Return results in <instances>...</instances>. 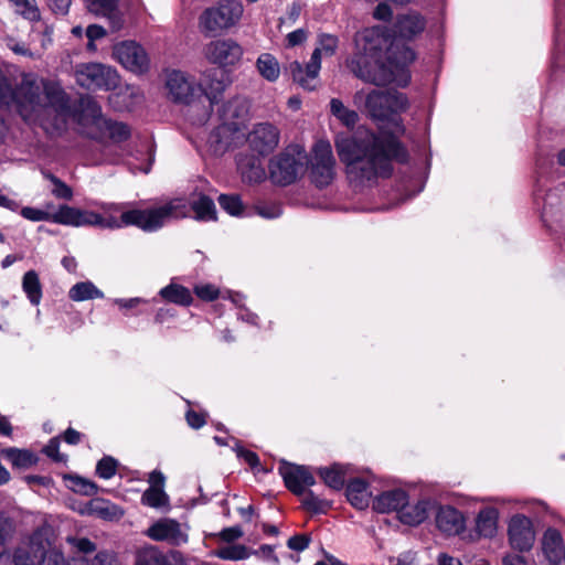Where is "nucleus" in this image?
<instances>
[{"label": "nucleus", "mask_w": 565, "mask_h": 565, "mask_svg": "<svg viewBox=\"0 0 565 565\" xmlns=\"http://www.w3.org/2000/svg\"><path fill=\"white\" fill-rule=\"evenodd\" d=\"M354 41L350 68L356 77L377 86L394 83L403 87L409 83L407 67L415 54L408 46L391 40L379 26L362 30Z\"/></svg>", "instance_id": "1"}, {"label": "nucleus", "mask_w": 565, "mask_h": 565, "mask_svg": "<svg viewBox=\"0 0 565 565\" xmlns=\"http://www.w3.org/2000/svg\"><path fill=\"white\" fill-rule=\"evenodd\" d=\"M335 148L345 164L351 183L365 185L391 173L392 160L404 161L406 153L397 139L385 131L379 135L360 128L351 136H338Z\"/></svg>", "instance_id": "2"}, {"label": "nucleus", "mask_w": 565, "mask_h": 565, "mask_svg": "<svg viewBox=\"0 0 565 565\" xmlns=\"http://www.w3.org/2000/svg\"><path fill=\"white\" fill-rule=\"evenodd\" d=\"M95 205L103 213L62 204L58 206L56 224L72 227L95 226L107 230L134 225L142 231L153 232L162 227L167 220L180 217L186 213V206L180 200L147 210H126L125 204L120 203L99 202Z\"/></svg>", "instance_id": "3"}, {"label": "nucleus", "mask_w": 565, "mask_h": 565, "mask_svg": "<svg viewBox=\"0 0 565 565\" xmlns=\"http://www.w3.org/2000/svg\"><path fill=\"white\" fill-rule=\"evenodd\" d=\"M12 106L23 120L31 124L44 126L46 117L52 114L65 121L66 97L58 86L34 74H24L21 84L13 90L9 78L0 70V143L8 130L3 116Z\"/></svg>", "instance_id": "4"}, {"label": "nucleus", "mask_w": 565, "mask_h": 565, "mask_svg": "<svg viewBox=\"0 0 565 565\" xmlns=\"http://www.w3.org/2000/svg\"><path fill=\"white\" fill-rule=\"evenodd\" d=\"M74 118L81 127V131L93 139L109 138L115 142L126 140L129 137V128L117 121H110L103 117L100 106L90 96H84L78 102Z\"/></svg>", "instance_id": "5"}, {"label": "nucleus", "mask_w": 565, "mask_h": 565, "mask_svg": "<svg viewBox=\"0 0 565 565\" xmlns=\"http://www.w3.org/2000/svg\"><path fill=\"white\" fill-rule=\"evenodd\" d=\"M248 109V102L244 97L232 98L223 106V122L209 137V143L215 153L225 152L244 137L241 128L247 118Z\"/></svg>", "instance_id": "6"}, {"label": "nucleus", "mask_w": 565, "mask_h": 565, "mask_svg": "<svg viewBox=\"0 0 565 565\" xmlns=\"http://www.w3.org/2000/svg\"><path fill=\"white\" fill-rule=\"evenodd\" d=\"M244 11L239 0H221L201 12L198 18V28L205 36L228 32L239 25Z\"/></svg>", "instance_id": "7"}, {"label": "nucleus", "mask_w": 565, "mask_h": 565, "mask_svg": "<svg viewBox=\"0 0 565 565\" xmlns=\"http://www.w3.org/2000/svg\"><path fill=\"white\" fill-rule=\"evenodd\" d=\"M15 565H68L64 556L51 544L44 531H35L23 540L13 554Z\"/></svg>", "instance_id": "8"}, {"label": "nucleus", "mask_w": 565, "mask_h": 565, "mask_svg": "<svg viewBox=\"0 0 565 565\" xmlns=\"http://www.w3.org/2000/svg\"><path fill=\"white\" fill-rule=\"evenodd\" d=\"M354 103L363 106L376 119H387L391 115L404 111L408 106L406 96L398 92L360 90L354 95Z\"/></svg>", "instance_id": "9"}, {"label": "nucleus", "mask_w": 565, "mask_h": 565, "mask_svg": "<svg viewBox=\"0 0 565 565\" xmlns=\"http://www.w3.org/2000/svg\"><path fill=\"white\" fill-rule=\"evenodd\" d=\"M307 164V153L297 145L289 146L269 164V175L274 183L288 185L303 173Z\"/></svg>", "instance_id": "10"}, {"label": "nucleus", "mask_w": 565, "mask_h": 565, "mask_svg": "<svg viewBox=\"0 0 565 565\" xmlns=\"http://www.w3.org/2000/svg\"><path fill=\"white\" fill-rule=\"evenodd\" d=\"M243 55V46L231 38L210 41L203 47L204 58L224 71L236 66Z\"/></svg>", "instance_id": "11"}, {"label": "nucleus", "mask_w": 565, "mask_h": 565, "mask_svg": "<svg viewBox=\"0 0 565 565\" xmlns=\"http://www.w3.org/2000/svg\"><path fill=\"white\" fill-rule=\"evenodd\" d=\"M76 82L88 89H113L119 75L115 68L102 63H84L76 67Z\"/></svg>", "instance_id": "12"}, {"label": "nucleus", "mask_w": 565, "mask_h": 565, "mask_svg": "<svg viewBox=\"0 0 565 565\" xmlns=\"http://www.w3.org/2000/svg\"><path fill=\"white\" fill-rule=\"evenodd\" d=\"M113 58L124 68L135 74H143L150 66L146 50L135 41H122L115 44Z\"/></svg>", "instance_id": "13"}, {"label": "nucleus", "mask_w": 565, "mask_h": 565, "mask_svg": "<svg viewBox=\"0 0 565 565\" xmlns=\"http://www.w3.org/2000/svg\"><path fill=\"white\" fill-rule=\"evenodd\" d=\"M508 540L513 550L529 552L535 543L536 531L531 518L515 513L508 521Z\"/></svg>", "instance_id": "14"}, {"label": "nucleus", "mask_w": 565, "mask_h": 565, "mask_svg": "<svg viewBox=\"0 0 565 565\" xmlns=\"http://www.w3.org/2000/svg\"><path fill=\"white\" fill-rule=\"evenodd\" d=\"M334 164L331 145L319 140L313 148L311 178L317 186H327L334 178Z\"/></svg>", "instance_id": "15"}, {"label": "nucleus", "mask_w": 565, "mask_h": 565, "mask_svg": "<svg viewBox=\"0 0 565 565\" xmlns=\"http://www.w3.org/2000/svg\"><path fill=\"white\" fill-rule=\"evenodd\" d=\"M434 524L445 537L461 535L467 527V518L463 512L450 504H437L435 502Z\"/></svg>", "instance_id": "16"}, {"label": "nucleus", "mask_w": 565, "mask_h": 565, "mask_svg": "<svg viewBox=\"0 0 565 565\" xmlns=\"http://www.w3.org/2000/svg\"><path fill=\"white\" fill-rule=\"evenodd\" d=\"M166 87L173 102L186 105H190L202 90L201 85L181 71H172L167 75Z\"/></svg>", "instance_id": "17"}, {"label": "nucleus", "mask_w": 565, "mask_h": 565, "mask_svg": "<svg viewBox=\"0 0 565 565\" xmlns=\"http://www.w3.org/2000/svg\"><path fill=\"white\" fill-rule=\"evenodd\" d=\"M146 535L157 542H167L180 546L189 540L188 526L174 519L162 518L150 525Z\"/></svg>", "instance_id": "18"}, {"label": "nucleus", "mask_w": 565, "mask_h": 565, "mask_svg": "<svg viewBox=\"0 0 565 565\" xmlns=\"http://www.w3.org/2000/svg\"><path fill=\"white\" fill-rule=\"evenodd\" d=\"M278 471L282 477L286 488L298 497L302 495L309 487L316 483L313 473L306 466L281 461Z\"/></svg>", "instance_id": "19"}, {"label": "nucleus", "mask_w": 565, "mask_h": 565, "mask_svg": "<svg viewBox=\"0 0 565 565\" xmlns=\"http://www.w3.org/2000/svg\"><path fill=\"white\" fill-rule=\"evenodd\" d=\"M247 141L258 156H266L278 146L279 132L270 124H259L249 132Z\"/></svg>", "instance_id": "20"}, {"label": "nucleus", "mask_w": 565, "mask_h": 565, "mask_svg": "<svg viewBox=\"0 0 565 565\" xmlns=\"http://www.w3.org/2000/svg\"><path fill=\"white\" fill-rule=\"evenodd\" d=\"M180 200L182 201L186 206V213L183 216H180V218H184L189 216L190 211L192 210L195 213V220L203 221V222H210L216 220V207L212 199L204 194H193L188 202L186 200L182 198H175L170 200L169 202L162 204L161 206H164L172 201ZM179 220V217H171L164 222V224L173 221Z\"/></svg>", "instance_id": "21"}, {"label": "nucleus", "mask_w": 565, "mask_h": 565, "mask_svg": "<svg viewBox=\"0 0 565 565\" xmlns=\"http://www.w3.org/2000/svg\"><path fill=\"white\" fill-rule=\"evenodd\" d=\"M150 487L143 492L141 503L153 509H170L169 495L164 491L166 478L160 471H152L148 479Z\"/></svg>", "instance_id": "22"}, {"label": "nucleus", "mask_w": 565, "mask_h": 565, "mask_svg": "<svg viewBox=\"0 0 565 565\" xmlns=\"http://www.w3.org/2000/svg\"><path fill=\"white\" fill-rule=\"evenodd\" d=\"M372 509L377 513H397L408 503V493L401 488L388 489L374 495Z\"/></svg>", "instance_id": "23"}, {"label": "nucleus", "mask_w": 565, "mask_h": 565, "mask_svg": "<svg viewBox=\"0 0 565 565\" xmlns=\"http://www.w3.org/2000/svg\"><path fill=\"white\" fill-rule=\"evenodd\" d=\"M541 550L550 565H559L565 561V544L561 532L547 527L541 539Z\"/></svg>", "instance_id": "24"}, {"label": "nucleus", "mask_w": 565, "mask_h": 565, "mask_svg": "<svg viewBox=\"0 0 565 565\" xmlns=\"http://www.w3.org/2000/svg\"><path fill=\"white\" fill-rule=\"evenodd\" d=\"M434 507L435 501L430 499H420L413 504L408 502L401 510L398 520L405 525L417 526L428 518Z\"/></svg>", "instance_id": "25"}, {"label": "nucleus", "mask_w": 565, "mask_h": 565, "mask_svg": "<svg viewBox=\"0 0 565 565\" xmlns=\"http://www.w3.org/2000/svg\"><path fill=\"white\" fill-rule=\"evenodd\" d=\"M500 513L495 507H483L475 519V529L479 537L492 539L498 533Z\"/></svg>", "instance_id": "26"}, {"label": "nucleus", "mask_w": 565, "mask_h": 565, "mask_svg": "<svg viewBox=\"0 0 565 565\" xmlns=\"http://www.w3.org/2000/svg\"><path fill=\"white\" fill-rule=\"evenodd\" d=\"M337 38L324 34L319 40V45L313 51L310 61L308 62V72L311 76L319 75L321 68V57L331 56L337 49Z\"/></svg>", "instance_id": "27"}, {"label": "nucleus", "mask_w": 565, "mask_h": 565, "mask_svg": "<svg viewBox=\"0 0 565 565\" xmlns=\"http://www.w3.org/2000/svg\"><path fill=\"white\" fill-rule=\"evenodd\" d=\"M230 84L231 81L224 74L217 76L216 72H210L204 76V87L201 86V93L204 94L210 105H212L220 99Z\"/></svg>", "instance_id": "28"}, {"label": "nucleus", "mask_w": 565, "mask_h": 565, "mask_svg": "<svg viewBox=\"0 0 565 565\" xmlns=\"http://www.w3.org/2000/svg\"><path fill=\"white\" fill-rule=\"evenodd\" d=\"M115 108L120 110H130L142 100V93L139 87L134 85H125L109 97Z\"/></svg>", "instance_id": "29"}, {"label": "nucleus", "mask_w": 565, "mask_h": 565, "mask_svg": "<svg viewBox=\"0 0 565 565\" xmlns=\"http://www.w3.org/2000/svg\"><path fill=\"white\" fill-rule=\"evenodd\" d=\"M425 19L416 12L401 15L396 21V29L404 39H412L422 33L425 29Z\"/></svg>", "instance_id": "30"}, {"label": "nucleus", "mask_w": 565, "mask_h": 565, "mask_svg": "<svg viewBox=\"0 0 565 565\" xmlns=\"http://www.w3.org/2000/svg\"><path fill=\"white\" fill-rule=\"evenodd\" d=\"M348 471L349 467L340 463L316 469L317 475L323 480L326 486L333 490H340L343 488Z\"/></svg>", "instance_id": "31"}, {"label": "nucleus", "mask_w": 565, "mask_h": 565, "mask_svg": "<svg viewBox=\"0 0 565 565\" xmlns=\"http://www.w3.org/2000/svg\"><path fill=\"white\" fill-rule=\"evenodd\" d=\"M258 74L269 83H275L281 74L279 61L270 53H262L255 63Z\"/></svg>", "instance_id": "32"}, {"label": "nucleus", "mask_w": 565, "mask_h": 565, "mask_svg": "<svg viewBox=\"0 0 565 565\" xmlns=\"http://www.w3.org/2000/svg\"><path fill=\"white\" fill-rule=\"evenodd\" d=\"M347 497L349 502L356 509L363 510L370 504L367 484L361 479H353L348 483Z\"/></svg>", "instance_id": "33"}, {"label": "nucleus", "mask_w": 565, "mask_h": 565, "mask_svg": "<svg viewBox=\"0 0 565 565\" xmlns=\"http://www.w3.org/2000/svg\"><path fill=\"white\" fill-rule=\"evenodd\" d=\"M159 295L166 301L179 306H189L193 301L191 291L184 286L175 282H171L168 286L160 289Z\"/></svg>", "instance_id": "34"}, {"label": "nucleus", "mask_w": 565, "mask_h": 565, "mask_svg": "<svg viewBox=\"0 0 565 565\" xmlns=\"http://www.w3.org/2000/svg\"><path fill=\"white\" fill-rule=\"evenodd\" d=\"M22 290L33 306H39L43 291L39 275L35 270L26 271L22 277Z\"/></svg>", "instance_id": "35"}, {"label": "nucleus", "mask_w": 565, "mask_h": 565, "mask_svg": "<svg viewBox=\"0 0 565 565\" xmlns=\"http://www.w3.org/2000/svg\"><path fill=\"white\" fill-rule=\"evenodd\" d=\"M68 297L73 301L81 302L93 299H103L104 292L92 281L86 280L72 286L68 290Z\"/></svg>", "instance_id": "36"}, {"label": "nucleus", "mask_w": 565, "mask_h": 565, "mask_svg": "<svg viewBox=\"0 0 565 565\" xmlns=\"http://www.w3.org/2000/svg\"><path fill=\"white\" fill-rule=\"evenodd\" d=\"M1 455L17 468H30L38 461V457L32 451L25 449L4 448L1 450Z\"/></svg>", "instance_id": "37"}, {"label": "nucleus", "mask_w": 565, "mask_h": 565, "mask_svg": "<svg viewBox=\"0 0 565 565\" xmlns=\"http://www.w3.org/2000/svg\"><path fill=\"white\" fill-rule=\"evenodd\" d=\"M14 13L36 23L41 21V11L36 0H8Z\"/></svg>", "instance_id": "38"}, {"label": "nucleus", "mask_w": 565, "mask_h": 565, "mask_svg": "<svg viewBox=\"0 0 565 565\" xmlns=\"http://www.w3.org/2000/svg\"><path fill=\"white\" fill-rule=\"evenodd\" d=\"M237 167L242 175L249 182H259L265 177V171L258 158H253L249 160L239 157L237 160Z\"/></svg>", "instance_id": "39"}, {"label": "nucleus", "mask_w": 565, "mask_h": 565, "mask_svg": "<svg viewBox=\"0 0 565 565\" xmlns=\"http://www.w3.org/2000/svg\"><path fill=\"white\" fill-rule=\"evenodd\" d=\"M66 487L73 492L83 494V495H94L97 493V486L85 478H82L76 475H64L63 477Z\"/></svg>", "instance_id": "40"}, {"label": "nucleus", "mask_w": 565, "mask_h": 565, "mask_svg": "<svg viewBox=\"0 0 565 565\" xmlns=\"http://www.w3.org/2000/svg\"><path fill=\"white\" fill-rule=\"evenodd\" d=\"M307 70H308V64L306 66H303L302 64H300L297 61L290 63V65H289V72L292 76V79L296 83H298L301 87H303L305 89L312 90L316 87L315 82H316L318 75L311 76Z\"/></svg>", "instance_id": "41"}, {"label": "nucleus", "mask_w": 565, "mask_h": 565, "mask_svg": "<svg viewBox=\"0 0 565 565\" xmlns=\"http://www.w3.org/2000/svg\"><path fill=\"white\" fill-rule=\"evenodd\" d=\"M330 111L347 127H353L359 118L358 114L354 110L347 108L343 105V103L338 98L331 99Z\"/></svg>", "instance_id": "42"}, {"label": "nucleus", "mask_w": 565, "mask_h": 565, "mask_svg": "<svg viewBox=\"0 0 565 565\" xmlns=\"http://www.w3.org/2000/svg\"><path fill=\"white\" fill-rule=\"evenodd\" d=\"M252 552L242 544H231L221 546L215 551V555L225 561H241L250 556Z\"/></svg>", "instance_id": "43"}, {"label": "nucleus", "mask_w": 565, "mask_h": 565, "mask_svg": "<svg viewBox=\"0 0 565 565\" xmlns=\"http://www.w3.org/2000/svg\"><path fill=\"white\" fill-rule=\"evenodd\" d=\"M135 565H169V562L156 547H146L137 553Z\"/></svg>", "instance_id": "44"}, {"label": "nucleus", "mask_w": 565, "mask_h": 565, "mask_svg": "<svg viewBox=\"0 0 565 565\" xmlns=\"http://www.w3.org/2000/svg\"><path fill=\"white\" fill-rule=\"evenodd\" d=\"M20 214L28 221L31 222H52L56 224L58 218V209L51 213L49 210H41L32 206H24L21 209Z\"/></svg>", "instance_id": "45"}, {"label": "nucleus", "mask_w": 565, "mask_h": 565, "mask_svg": "<svg viewBox=\"0 0 565 565\" xmlns=\"http://www.w3.org/2000/svg\"><path fill=\"white\" fill-rule=\"evenodd\" d=\"M302 497V505L311 512H326L330 507L329 502L315 494L311 490H306Z\"/></svg>", "instance_id": "46"}, {"label": "nucleus", "mask_w": 565, "mask_h": 565, "mask_svg": "<svg viewBox=\"0 0 565 565\" xmlns=\"http://www.w3.org/2000/svg\"><path fill=\"white\" fill-rule=\"evenodd\" d=\"M218 203L223 210L233 216H238L242 214L243 204L239 196L237 195H220Z\"/></svg>", "instance_id": "47"}, {"label": "nucleus", "mask_w": 565, "mask_h": 565, "mask_svg": "<svg viewBox=\"0 0 565 565\" xmlns=\"http://www.w3.org/2000/svg\"><path fill=\"white\" fill-rule=\"evenodd\" d=\"M118 462L113 457L102 458L96 466V473L102 479H110L116 475Z\"/></svg>", "instance_id": "48"}, {"label": "nucleus", "mask_w": 565, "mask_h": 565, "mask_svg": "<svg viewBox=\"0 0 565 565\" xmlns=\"http://www.w3.org/2000/svg\"><path fill=\"white\" fill-rule=\"evenodd\" d=\"M46 177L53 184L51 192L56 199H62V200H67V201L72 200L73 190L71 186H68L65 182H63L61 179L54 177L53 174H47Z\"/></svg>", "instance_id": "49"}, {"label": "nucleus", "mask_w": 565, "mask_h": 565, "mask_svg": "<svg viewBox=\"0 0 565 565\" xmlns=\"http://www.w3.org/2000/svg\"><path fill=\"white\" fill-rule=\"evenodd\" d=\"M87 4L89 10L96 13L116 15V0H87Z\"/></svg>", "instance_id": "50"}, {"label": "nucleus", "mask_w": 565, "mask_h": 565, "mask_svg": "<svg viewBox=\"0 0 565 565\" xmlns=\"http://www.w3.org/2000/svg\"><path fill=\"white\" fill-rule=\"evenodd\" d=\"M6 46L17 55L26 56L33 58L34 53L26 46L24 42L18 41L14 38L6 39Z\"/></svg>", "instance_id": "51"}, {"label": "nucleus", "mask_w": 565, "mask_h": 565, "mask_svg": "<svg viewBox=\"0 0 565 565\" xmlns=\"http://www.w3.org/2000/svg\"><path fill=\"white\" fill-rule=\"evenodd\" d=\"M195 295L204 300L212 301L218 297V288L212 284L198 285L194 287Z\"/></svg>", "instance_id": "52"}, {"label": "nucleus", "mask_w": 565, "mask_h": 565, "mask_svg": "<svg viewBox=\"0 0 565 565\" xmlns=\"http://www.w3.org/2000/svg\"><path fill=\"white\" fill-rule=\"evenodd\" d=\"M33 33L41 34V46L43 50L47 49L52 43L53 26L47 23H42L41 26H34Z\"/></svg>", "instance_id": "53"}, {"label": "nucleus", "mask_w": 565, "mask_h": 565, "mask_svg": "<svg viewBox=\"0 0 565 565\" xmlns=\"http://www.w3.org/2000/svg\"><path fill=\"white\" fill-rule=\"evenodd\" d=\"M257 213L265 218H276L281 215V206L278 203L259 205Z\"/></svg>", "instance_id": "54"}, {"label": "nucleus", "mask_w": 565, "mask_h": 565, "mask_svg": "<svg viewBox=\"0 0 565 565\" xmlns=\"http://www.w3.org/2000/svg\"><path fill=\"white\" fill-rule=\"evenodd\" d=\"M186 422L190 427L199 429L206 423V416L204 413H198L194 409H189L185 414Z\"/></svg>", "instance_id": "55"}, {"label": "nucleus", "mask_w": 565, "mask_h": 565, "mask_svg": "<svg viewBox=\"0 0 565 565\" xmlns=\"http://www.w3.org/2000/svg\"><path fill=\"white\" fill-rule=\"evenodd\" d=\"M235 452H236L238 458L243 459L252 468H255V467L258 466L259 459H258V456L255 452H253L250 450H247V449L243 448L242 446H236Z\"/></svg>", "instance_id": "56"}, {"label": "nucleus", "mask_w": 565, "mask_h": 565, "mask_svg": "<svg viewBox=\"0 0 565 565\" xmlns=\"http://www.w3.org/2000/svg\"><path fill=\"white\" fill-rule=\"evenodd\" d=\"M58 448L60 441L56 438H53L45 446L44 452L46 454L47 457L52 458L55 461H66V457L60 454Z\"/></svg>", "instance_id": "57"}, {"label": "nucleus", "mask_w": 565, "mask_h": 565, "mask_svg": "<svg viewBox=\"0 0 565 565\" xmlns=\"http://www.w3.org/2000/svg\"><path fill=\"white\" fill-rule=\"evenodd\" d=\"M310 537L307 535H295L288 540V547L294 551L301 552L309 545Z\"/></svg>", "instance_id": "58"}, {"label": "nucleus", "mask_w": 565, "mask_h": 565, "mask_svg": "<svg viewBox=\"0 0 565 565\" xmlns=\"http://www.w3.org/2000/svg\"><path fill=\"white\" fill-rule=\"evenodd\" d=\"M89 565H119V563L114 554L100 552L94 557Z\"/></svg>", "instance_id": "59"}, {"label": "nucleus", "mask_w": 565, "mask_h": 565, "mask_svg": "<svg viewBox=\"0 0 565 565\" xmlns=\"http://www.w3.org/2000/svg\"><path fill=\"white\" fill-rule=\"evenodd\" d=\"M11 530V524L7 518L3 515H0V556L4 552V544L7 536L9 535V532Z\"/></svg>", "instance_id": "60"}, {"label": "nucleus", "mask_w": 565, "mask_h": 565, "mask_svg": "<svg viewBox=\"0 0 565 565\" xmlns=\"http://www.w3.org/2000/svg\"><path fill=\"white\" fill-rule=\"evenodd\" d=\"M50 9L55 14H66L68 12L71 0H47Z\"/></svg>", "instance_id": "61"}, {"label": "nucleus", "mask_w": 565, "mask_h": 565, "mask_svg": "<svg viewBox=\"0 0 565 565\" xmlns=\"http://www.w3.org/2000/svg\"><path fill=\"white\" fill-rule=\"evenodd\" d=\"M243 536V531L239 526L226 527L220 533V537L225 542H234Z\"/></svg>", "instance_id": "62"}, {"label": "nucleus", "mask_w": 565, "mask_h": 565, "mask_svg": "<svg viewBox=\"0 0 565 565\" xmlns=\"http://www.w3.org/2000/svg\"><path fill=\"white\" fill-rule=\"evenodd\" d=\"M114 302L121 309H134L141 303H147L148 301L140 297L129 298V299H115Z\"/></svg>", "instance_id": "63"}, {"label": "nucleus", "mask_w": 565, "mask_h": 565, "mask_svg": "<svg viewBox=\"0 0 565 565\" xmlns=\"http://www.w3.org/2000/svg\"><path fill=\"white\" fill-rule=\"evenodd\" d=\"M307 39V32L303 29H298L296 31L290 32L287 35V44L288 46H296L303 43Z\"/></svg>", "instance_id": "64"}]
</instances>
